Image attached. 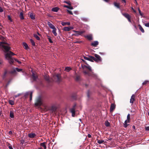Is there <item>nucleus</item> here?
Here are the masks:
<instances>
[{"label":"nucleus","mask_w":149,"mask_h":149,"mask_svg":"<svg viewBox=\"0 0 149 149\" xmlns=\"http://www.w3.org/2000/svg\"><path fill=\"white\" fill-rule=\"evenodd\" d=\"M128 125H129L126 123H124V127L125 128L127 127Z\"/></svg>","instance_id":"obj_48"},{"label":"nucleus","mask_w":149,"mask_h":149,"mask_svg":"<svg viewBox=\"0 0 149 149\" xmlns=\"http://www.w3.org/2000/svg\"><path fill=\"white\" fill-rule=\"evenodd\" d=\"M56 109L57 107L54 105L48 107L47 108V110L50 111V112L52 113H55Z\"/></svg>","instance_id":"obj_4"},{"label":"nucleus","mask_w":149,"mask_h":149,"mask_svg":"<svg viewBox=\"0 0 149 149\" xmlns=\"http://www.w3.org/2000/svg\"><path fill=\"white\" fill-rule=\"evenodd\" d=\"M138 10L139 11V13L140 15L142 17H143V14L141 12V10L139 8H138Z\"/></svg>","instance_id":"obj_38"},{"label":"nucleus","mask_w":149,"mask_h":149,"mask_svg":"<svg viewBox=\"0 0 149 149\" xmlns=\"http://www.w3.org/2000/svg\"><path fill=\"white\" fill-rule=\"evenodd\" d=\"M19 17L21 19L23 20L24 19V13L23 12H22L20 13L19 15Z\"/></svg>","instance_id":"obj_26"},{"label":"nucleus","mask_w":149,"mask_h":149,"mask_svg":"<svg viewBox=\"0 0 149 149\" xmlns=\"http://www.w3.org/2000/svg\"><path fill=\"white\" fill-rule=\"evenodd\" d=\"M145 130L146 131L149 130V126L145 127Z\"/></svg>","instance_id":"obj_51"},{"label":"nucleus","mask_w":149,"mask_h":149,"mask_svg":"<svg viewBox=\"0 0 149 149\" xmlns=\"http://www.w3.org/2000/svg\"><path fill=\"white\" fill-rule=\"evenodd\" d=\"M25 142V141L24 140H22L21 141V143L23 144Z\"/></svg>","instance_id":"obj_57"},{"label":"nucleus","mask_w":149,"mask_h":149,"mask_svg":"<svg viewBox=\"0 0 149 149\" xmlns=\"http://www.w3.org/2000/svg\"><path fill=\"white\" fill-rule=\"evenodd\" d=\"M64 7L71 9H73L72 7L69 6H68L65 5L64 6Z\"/></svg>","instance_id":"obj_46"},{"label":"nucleus","mask_w":149,"mask_h":149,"mask_svg":"<svg viewBox=\"0 0 149 149\" xmlns=\"http://www.w3.org/2000/svg\"><path fill=\"white\" fill-rule=\"evenodd\" d=\"M14 111L13 110H11L10 112V117L11 118H14Z\"/></svg>","instance_id":"obj_20"},{"label":"nucleus","mask_w":149,"mask_h":149,"mask_svg":"<svg viewBox=\"0 0 149 149\" xmlns=\"http://www.w3.org/2000/svg\"><path fill=\"white\" fill-rule=\"evenodd\" d=\"M34 37L36 38V39L38 40H40V37L36 34H34Z\"/></svg>","instance_id":"obj_39"},{"label":"nucleus","mask_w":149,"mask_h":149,"mask_svg":"<svg viewBox=\"0 0 149 149\" xmlns=\"http://www.w3.org/2000/svg\"><path fill=\"white\" fill-rule=\"evenodd\" d=\"M8 148L9 149H13L12 146L10 145V146H8Z\"/></svg>","instance_id":"obj_56"},{"label":"nucleus","mask_w":149,"mask_h":149,"mask_svg":"<svg viewBox=\"0 0 149 149\" xmlns=\"http://www.w3.org/2000/svg\"><path fill=\"white\" fill-rule=\"evenodd\" d=\"M81 19L84 22H87L88 21V19L87 18L84 17H82L81 18Z\"/></svg>","instance_id":"obj_42"},{"label":"nucleus","mask_w":149,"mask_h":149,"mask_svg":"<svg viewBox=\"0 0 149 149\" xmlns=\"http://www.w3.org/2000/svg\"><path fill=\"white\" fill-rule=\"evenodd\" d=\"M113 4L114 6L116 7L118 9H120V4L118 3H117L116 2H114L113 3Z\"/></svg>","instance_id":"obj_30"},{"label":"nucleus","mask_w":149,"mask_h":149,"mask_svg":"<svg viewBox=\"0 0 149 149\" xmlns=\"http://www.w3.org/2000/svg\"><path fill=\"white\" fill-rule=\"evenodd\" d=\"M98 42L97 41H94L91 43V45L93 47H96L98 45Z\"/></svg>","instance_id":"obj_21"},{"label":"nucleus","mask_w":149,"mask_h":149,"mask_svg":"<svg viewBox=\"0 0 149 149\" xmlns=\"http://www.w3.org/2000/svg\"><path fill=\"white\" fill-rule=\"evenodd\" d=\"M6 58L8 60L9 63L10 64H12L14 62L15 60H16L13 58L12 56H5Z\"/></svg>","instance_id":"obj_7"},{"label":"nucleus","mask_w":149,"mask_h":149,"mask_svg":"<svg viewBox=\"0 0 149 149\" xmlns=\"http://www.w3.org/2000/svg\"><path fill=\"white\" fill-rule=\"evenodd\" d=\"M3 61L2 60H0V65L2 64Z\"/></svg>","instance_id":"obj_54"},{"label":"nucleus","mask_w":149,"mask_h":149,"mask_svg":"<svg viewBox=\"0 0 149 149\" xmlns=\"http://www.w3.org/2000/svg\"><path fill=\"white\" fill-rule=\"evenodd\" d=\"M29 15L31 19L33 20H34L35 19V15L31 13H29Z\"/></svg>","instance_id":"obj_23"},{"label":"nucleus","mask_w":149,"mask_h":149,"mask_svg":"<svg viewBox=\"0 0 149 149\" xmlns=\"http://www.w3.org/2000/svg\"><path fill=\"white\" fill-rule=\"evenodd\" d=\"M8 102L11 105H13L14 104V102L13 100H9Z\"/></svg>","instance_id":"obj_40"},{"label":"nucleus","mask_w":149,"mask_h":149,"mask_svg":"<svg viewBox=\"0 0 149 149\" xmlns=\"http://www.w3.org/2000/svg\"><path fill=\"white\" fill-rule=\"evenodd\" d=\"M116 107V105L114 103H112L111 104L110 108V111L111 112L113 111Z\"/></svg>","instance_id":"obj_14"},{"label":"nucleus","mask_w":149,"mask_h":149,"mask_svg":"<svg viewBox=\"0 0 149 149\" xmlns=\"http://www.w3.org/2000/svg\"><path fill=\"white\" fill-rule=\"evenodd\" d=\"M135 95L134 94H133L131 97L130 102L132 103V104L135 101Z\"/></svg>","instance_id":"obj_11"},{"label":"nucleus","mask_w":149,"mask_h":149,"mask_svg":"<svg viewBox=\"0 0 149 149\" xmlns=\"http://www.w3.org/2000/svg\"><path fill=\"white\" fill-rule=\"evenodd\" d=\"M88 138H91V134H89L88 135Z\"/></svg>","instance_id":"obj_61"},{"label":"nucleus","mask_w":149,"mask_h":149,"mask_svg":"<svg viewBox=\"0 0 149 149\" xmlns=\"http://www.w3.org/2000/svg\"><path fill=\"white\" fill-rule=\"evenodd\" d=\"M133 26H134V27L135 28V29H136V26L135 25V24H133Z\"/></svg>","instance_id":"obj_62"},{"label":"nucleus","mask_w":149,"mask_h":149,"mask_svg":"<svg viewBox=\"0 0 149 149\" xmlns=\"http://www.w3.org/2000/svg\"><path fill=\"white\" fill-rule=\"evenodd\" d=\"M138 26L139 27V28L140 30L141 31L142 33H144L145 31L141 26L140 24H139Z\"/></svg>","instance_id":"obj_33"},{"label":"nucleus","mask_w":149,"mask_h":149,"mask_svg":"<svg viewBox=\"0 0 149 149\" xmlns=\"http://www.w3.org/2000/svg\"><path fill=\"white\" fill-rule=\"evenodd\" d=\"M30 41L31 43V44L32 45L34 46L35 45V43L34 42V41L32 39H30Z\"/></svg>","instance_id":"obj_43"},{"label":"nucleus","mask_w":149,"mask_h":149,"mask_svg":"<svg viewBox=\"0 0 149 149\" xmlns=\"http://www.w3.org/2000/svg\"><path fill=\"white\" fill-rule=\"evenodd\" d=\"M33 92H30V100L31 101L32 100V97Z\"/></svg>","instance_id":"obj_44"},{"label":"nucleus","mask_w":149,"mask_h":149,"mask_svg":"<svg viewBox=\"0 0 149 149\" xmlns=\"http://www.w3.org/2000/svg\"><path fill=\"white\" fill-rule=\"evenodd\" d=\"M19 95H20V94H18V95H15V97H19Z\"/></svg>","instance_id":"obj_63"},{"label":"nucleus","mask_w":149,"mask_h":149,"mask_svg":"<svg viewBox=\"0 0 149 149\" xmlns=\"http://www.w3.org/2000/svg\"><path fill=\"white\" fill-rule=\"evenodd\" d=\"M59 9V8L58 7H54L52 9V11L53 12H57Z\"/></svg>","instance_id":"obj_32"},{"label":"nucleus","mask_w":149,"mask_h":149,"mask_svg":"<svg viewBox=\"0 0 149 149\" xmlns=\"http://www.w3.org/2000/svg\"><path fill=\"white\" fill-rule=\"evenodd\" d=\"M122 1V2H124V3H126V0H121Z\"/></svg>","instance_id":"obj_64"},{"label":"nucleus","mask_w":149,"mask_h":149,"mask_svg":"<svg viewBox=\"0 0 149 149\" xmlns=\"http://www.w3.org/2000/svg\"><path fill=\"white\" fill-rule=\"evenodd\" d=\"M74 32L76 33L77 35H82L85 32L84 31H74Z\"/></svg>","instance_id":"obj_12"},{"label":"nucleus","mask_w":149,"mask_h":149,"mask_svg":"<svg viewBox=\"0 0 149 149\" xmlns=\"http://www.w3.org/2000/svg\"><path fill=\"white\" fill-rule=\"evenodd\" d=\"M9 73L13 75H15L17 74V72L15 69L12 70L10 71H9Z\"/></svg>","instance_id":"obj_15"},{"label":"nucleus","mask_w":149,"mask_h":149,"mask_svg":"<svg viewBox=\"0 0 149 149\" xmlns=\"http://www.w3.org/2000/svg\"><path fill=\"white\" fill-rule=\"evenodd\" d=\"M71 69H72L68 67H67L65 68V71H66L67 72H68L70 70H71Z\"/></svg>","instance_id":"obj_36"},{"label":"nucleus","mask_w":149,"mask_h":149,"mask_svg":"<svg viewBox=\"0 0 149 149\" xmlns=\"http://www.w3.org/2000/svg\"><path fill=\"white\" fill-rule=\"evenodd\" d=\"M3 10L2 8L0 6V12H3Z\"/></svg>","instance_id":"obj_53"},{"label":"nucleus","mask_w":149,"mask_h":149,"mask_svg":"<svg viewBox=\"0 0 149 149\" xmlns=\"http://www.w3.org/2000/svg\"><path fill=\"white\" fill-rule=\"evenodd\" d=\"M98 137H97V143L100 144L103 143L104 141L102 140H98Z\"/></svg>","instance_id":"obj_35"},{"label":"nucleus","mask_w":149,"mask_h":149,"mask_svg":"<svg viewBox=\"0 0 149 149\" xmlns=\"http://www.w3.org/2000/svg\"><path fill=\"white\" fill-rule=\"evenodd\" d=\"M65 3H67V4H68V5H70V3L69 2L66 1L65 2Z\"/></svg>","instance_id":"obj_59"},{"label":"nucleus","mask_w":149,"mask_h":149,"mask_svg":"<svg viewBox=\"0 0 149 149\" xmlns=\"http://www.w3.org/2000/svg\"><path fill=\"white\" fill-rule=\"evenodd\" d=\"M37 77H38L34 73H32V78L34 81H36V80Z\"/></svg>","instance_id":"obj_28"},{"label":"nucleus","mask_w":149,"mask_h":149,"mask_svg":"<svg viewBox=\"0 0 149 149\" xmlns=\"http://www.w3.org/2000/svg\"><path fill=\"white\" fill-rule=\"evenodd\" d=\"M149 83V81L148 80H146L144 81L142 83V85L143 86H146L147 84Z\"/></svg>","instance_id":"obj_37"},{"label":"nucleus","mask_w":149,"mask_h":149,"mask_svg":"<svg viewBox=\"0 0 149 149\" xmlns=\"http://www.w3.org/2000/svg\"><path fill=\"white\" fill-rule=\"evenodd\" d=\"M145 26L147 27H149V22L144 24Z\"/></svg>","instance_id":"obj_49"},{"label":"nucleus","mask_w":149,"mask_h":149,"mask_svg":"<svg viewBox=\"0 0 149 149\" xmlns=\"http://www.w3.org/2000/svg\"><path fill=\"white\" fill-rule=\"evenodd\" d=\"M29 93H26L25 95V97H26L29 95Z\"/></svg>","instance_id":"obj_58"},{"label":"nucleus","mask_w":149,"mask_h":149,"mask_svg":"<svg viewBox=\"0 0 149 149\" xmlns=\"http://www.w3.org/2000/svg\"><path fill=\"white\" fill-rule=\"evenodd\" d=\"M61 24L63 26H65L66 25H70V22H62Z\"/></svg>","instance_id":"obj_29"},{"label":"nucleus","mask_w":149,"mask_h":149,"mask_svg":"<svg viewBox=\"0 0 149 149\" xmlns=\"http://www.w3.org/2000/svg\"><path fill=\"white\" fill-rule=\"evenodd\" d=\"M55 80L57 82H60L61 81L62 79L60 74H54L53 76Z\"/></svg>","instance_id":"obj_5"},{"label":"nucleus","mask_w":149,"mask_h":149,"mask_svg":"<svg viewBox=\"0 0 149 149\" xmlns=\"http://www.w3.org/2000/svg\"><path fill=\"white\" fill-rule=\"evenodd\" d=\"M36 134L35 133H30L28 134V136L30 138H34L36 136Z\"/></svg>","instance_id":"obj_24"},{"label":"nucleus","mask_w":149,"mask_h":149,"mask_svg":"<svg viewBox=\"0 0 149 149\" xmlns=\"http://www.w3.org/2000/svg\"><path fill=\"white\" fill-rule=\"evenodd\" d=\"M8 19L9 20H10L11 22L12 21L11 18L10 17L9 15L8 16Z\"/></svg>","instance_id":"obj_52"},{"label":"nucleus","mask_w":149,"mask_h":149,"mask_svg":"<svg viewBox=\"0 0 149 149\" xmlns=\"http://www.w3.org/2000/svg\"><path fill=\"white\" fill-rule=\"evenodd\" d=\"M42 104V102L41 99L40 97H38L36 100V102L35 103V105L36 106H40Z\"/></svg>","instance_id":"obj_6"},{"label":"nucleus","mask_w":149,"mask_h":149,"mask_svg":"<svg viewBox=\"0 0 149 149\" xmlns=\"http://www.w3.org/2000/svg\"><path fill=\"white\" fill-rule=\"evenodd\" d=\"M127 119L128 123H130V114H128L127 115Z\"/></svg>","instance_id":"obj_41"},{"label":"nucleus","mask_w":149,"mask_h":149,"mask_svg":"<svg viewBox=\"0 0 149 149\" xmlns=\"http://www.w3.org/2000/svg\"><path fill=\"white\" fill-rule=\"evenodd\" d=\"M92 92L90 90H88L87 92V95L88 98H90L91 94Z\"/></svg>","instance_id":"obj_17"},{"label":"nucleus","mask_w":149,"mask_h":149,"mask_svg":"<svg viewBox=\"0 0 149 149\" xmlns=\"http://www.w3.org/2000/svg\"><path fill=\"white\" fill-rule=\"evenodd\" d=\"M46 142L42 143L40 144V146L41 147H43L44 149H46L47 148V146L46 145Z\"/></svg>","instance_id":"obj_18"},{"label":"nucleus","mask_w":149,"mask_h":149,"mask_svg":"<svg viewBox=\"0 0 149 149\" xmlns=\"http://www.w3.org/2000/svg\"><path fill=\"white\" fill-rule=\"evenodd\" d=\"M105 125L107 127L110 126V123L108 120H106L105 122Z\"/></svg>","instance_id":"obj_34"},{"label":"nucleus","mask_w":149,"mask_h":149,"mask_svg":"<svg viewBox=\"0 0 149 149\" xmlns=\"http://www.w3.org/2000/svg\"><path fill=\"white\" fill-rule=\"evenodd\" d=\"M85 59L93 62L95 61L96 62H101L102 59L100 56H89L90 58L84 56Z\"/></svg>","instance_id":"obj_3"},{"label":"nucleus","mask_w":149,"mask_h":149,"mask_svg":"<svg viewBox=\"0 0 149 149\" xmlns=\"http://www.w3.org/2000/svg\"><path fill=\"white\" fill-rule=\"evenodd\" d=\"M76 104H74L72 107L70 109V111L72 113V116L73 117H74L75 115V110L76 109Z\"/></svg>","instance_id":"obj_8"},{"label":"nucleus","mask_w":149,"mask_h":149,"mask_svg":"<svg viewBox=\"0 0 149 149\" xmlns=\"http://www.w3.org/2000/svg\"><path fill=\"white\" fill-rule=\"evenodd\" d=\"M9 134V135H11L12 134V132L11 131H10L8 132Z\"/></svg>","instance_id":"obj_60"},{"label":"nucleus","mask_w":149,"mask_h":149,"mask_svg":"<svg viewBox=\"0 0 149 149\" xmlns=\"http://www.w3.org/2000/svg\"><path fill=\"white\" fill-rule=\"evenodd\" d=\"M48 40L49 41V42H50V43H52L53 42V41H52L51 39L50 38V37L49 36H48Z\"/></svg>","instance_id":"obj_47"},{"label":"nucleus","mask_w":149,"mask_h":149,"mask_svg":"<svg viewBox=\"0 0 149 149\" xmlns=\"http://www.w3.org/2000/svg\"><path fill=\"white\" fill-rule=\"evenodd\" d=\"M45 79L48 82H50V80L49 77L48 75H45L44 76Z\"/></svg>","instance_id":"obj_22"},{"label":"nucleus","mask_w":149,"mask_h":149,"mask_svg":"<svg viewBox=\"0 0 149 149\" xmlns=\"http://www.w3.org/2000/svg\"><path fill=\"white\" fill-rule=\"evenodd\" d=\"M84 86H85L86 88H87L88 86V84H85L84 85Z\"/></svg>","instance_id":"obj_55"},{"label":"nucleus","mask_w":149,"mask_h":149,"mask_svg":"<svg viewBox=\"0 0 149 149\" xmlns=\"http://www.w3.org/2000/svg\"><path fill=\"white\" fill-rule=\"evenodd\" d=\"M122 14L125 18L127 19L129 22L132 23L131 20V17L129 14L127 13H122Z\"/></svg>","instance_id":"obj_9"},{"label":"nucleus","mask_w":149,"mask_h":149,"mask_svg":"<svg viewBox=\"0 0 149 149\" xmlns=\"http://www.w3.org/2000/svg\"><path fill=\"white\" fill-rule=\"evenodd\" d=\"M15 69L16 71H17L18 72H20V71H22V70L21 69H19L18 68H16Z\"/></svg>","instance_id":"obj_45"},{"label":"nucleus","mask_w":149,"mask_h":149,"mask_svg":"<svg viewBox=\"0 0 149 149\" xmlns=\"http://www.w3.org/2000/svg\"><path fill=\"white\" fill-rule=\"evenodd\" d=\"M53 30L52 31V32L53 34H54L55 36H56L57 35V34L56 32V28H54V29H52Z\"/></svg>","instance_id":"obj_27"},{"label":"nucleus","mask_w":149,"mask_h":149,"mask_svg":"<svg viewBox=\"0 0 149 149\" xmlns=\"http://www.w3.org/2000/svg\"><path fill=\"white\" fill-rule=\"evenodd\" d=\"M75 79L76 81H79L80 80V77L79 75H76Z\"/></svg>","instance_id":"obj_31"},{"label":"nucleus","mask_w":149,"mask_h":149,"mask_svg":"<svg viewBox=\"0 0 149 149\" xmlns=\"http://www.w3.org/2000/svg\"><path fill=\"white\" fill-rule=\"evenodd\" d=\"M67 11H68V12L70 15H73V13H72V12L71 11H70V10H67Z\"/></svg>","instance_id":"obj_50"},{"label":"nucleus","mask_w":149,"mask_h":149,"mask_svg":"<svg viewBox=\"0 0 149 149\" xmlns=\"http://www.w3.org/2000/svg\"><path fill=\"white\" fill-rule=\"evenodd\" d=\"M0 48H2L3 50L6 53L5 56H12L15 54L11 51H9L10 47L9 45L5 42H0Z\"/></svg>","instance_id":"obj_1"},{"label":"nucleus","mask_w":149,"mask_h":149,"mask_svg":"<svg viewBox=\"0 0 149 149\" xmlns=\"http://www.w3.org/2000/svg\"><path fill=\"white\" fill-rule=\"evenodd\" d=\"M84 37L86 38L88 40H93L92 36V35L91 34L84 36Z\"/></svg>","instance_id":"obj_19"},{"label":"nucleus","mask_w":149,"mask_h":149,"mask_svg":"<svg viewBox=\"0 0 149 149\" xmlns=\"http://www.w3.org/2000/svg\"><path fill=\"white\" fill-rule=\"evenodd\" d=\"M47 23L51 29H53L54 28H55V26L54 25H53L52 23H51L50 22L48 21Z\"/></svg>","instance_id":"obj_16"},{"label":"nucleus","mask_w":149,"mask_h":149,"mask_svg":"<svg viewBox=\"0 0 149 149\" xmlns=\"http://www.w3.org/2000/svg\"><path fill=\"white\" fill-rule=\"evenodd\" d=\"M83 72L85 75H87L89 76H91L92 70L91 67L89 66H86L85 65H82Z\"/></svg>","instance_id":"obj_2"},{"label":"nucleus","mask_w":149,"mask_h":149,"mask_svg":"<svg viewBox=\"0 0 149 149\" xmlns=\"http://www.w3.org/2000/svg\"><path fill=\"white\" fill-rule=\"evenodd\" d=\"M73 29V27L72 26L65 27L63 28V30L65 31H69Z\"/></svg>","instance_id":"obj_13"},{"label":"nucleus","mask_w":149,"mask_h":149,"mask_svg":"<svg viewBox=\"0 0 149 149\" xmlns=\"http://www.w3.org/2000/svg\"><path fill=\"white\" fill-rule=\"evenodd\" d=\"M9 73V71L6 69H5L2 78L3 79H5L7 76V74Z\"/></svg>","instance_id":"obj_10"},{"label":"nucleus","mask_w":149,"mask_h":149,"mask_svg":"<svg viewBox=\"0 0 149 149\" xmlns=\"http://www.w3.org/2000/svg\"><path fill=\"white\" fill-rule=\"evenodd\" d=\"M23 45L24 48L26 50H28L29 49V47L27 44L25 42H24L23 43Z\"/></svg>","instance_id":"obj_25"}]
</instances>
